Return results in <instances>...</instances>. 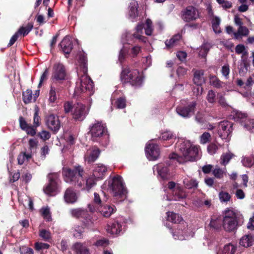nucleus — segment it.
<instances>
[{"label": "nucleus", "mask_w": 254, "mask_h": 254, "mask_svg": "<svg viewBox=\"0 0 254 254\" xmlns=\"http://www.w3.org/2000/svg\"><path fill=\"white\" fill-rule=\"evenodd\" d=\"M63 174L66 183L77 185L79 187H84V189L87 190L94 187L99 180L92 174L88 175L84 179V171L80 166L75 167L73 170L64 168L63 170Z\"/></svg>", "instance_id": "1"}, {"label": "nucleus", "mask_w": 254, "mask_h": 254, "mask_svg": "<svg viewBox=\"0 0 254 254\" xmlns=\"http://www.w3.org/2000/svg\"><path fill=\"white\" fill-rule=\"evenodd\" d=\"M78 67L77 74L79 77L76 82L74 96H78L82 93L88 92L89 95L93 94V83L87 75V58L84 54H81L78 57Z\"/></svg>", "instance_id": "2"}, {"label": "nucleus", "mask_w": 254, "mask_h": 254, "mask_svg": "<svg viewBox=\"0 0 254 254\" xmlns=\"http://www.w3.org/2000/svg\"><path fill=\"white\" fill-rule=\"evenodd\" d=\"M177 147L180 152V155L176 153L170 155V161L176 160L179 163L185 161H193L200 158V150L199 147L193 145L190 142L185 139H180Z\"/></svg>", "instance_id": "3"}, {"label": "nucleus", "mask_w": 254, "mask_h": 254, "mask_svg": "<svg viewBox=\"0 0 254 254\" xmlns=\"http://www.w3.org/2000/svg\"><path fill=\"white\" fill-rule=\"evenodd\" d=\"M143 29L145 33L147 36L152 35L153 31V26L152 21L150 19H147L144 24L139 23L135 28L133 33L126 32L123 34V42L127 44H131L134 42L135 39L138 41L145 42L147 39L142 35Z\"/></svg>", "instance_id": "4"}, {"label": "nucleus", "mask_w": 254, "mask_h": 254, "mask_svg": "<svg viewBox=\"0 0 254 254\" xmlns=\"http://www.w3.org/2000/svg\"><path fill=\"white\" fill-rule=\"evenodd\" d=\"M107 184L108 186L107 189L111 191L115 196L126 197L127 191L121 176H117L106 181L103 186V189L106 188Z\"/></svg>", "instance_id": "5"}, {"label": "nucleus", "mask_w": 254, "mask_h": 254, "mask_svg": "<svg viewBox=\"0 0 254 254\" xmlns=\"http://www.w3.org/2000/svg\"><path fill=\"white\" fill-rule=\"evenodd\" d=\"M238 213L232 209H227L223 213L222 227L226 232L235 231L238 226Z\"/></svg>", "instance_id": "6"}, {"label": "nucleus", "mask_w": 254, "mask_h": 254, "mask_svg": "<svg viewBox=\"0 0 254 254\" xmlns=\"http://www.w3.org/2000/svg\"><path fill=\"white\" fill-rule=\"evenodd\" d=\"M186 223L179 225L174 231H172V235L174 239L179 240H188L193 236V233L190 229L187 228Z\"/></svg>", "instance_id": "7"}, {"label": "nucleus", "mask_w": 254, "mask_h": 254, "mask_svg": "<svg viewBox=\"0 0 254 254\" xmlns=\"http://www.w3.org/2000/svg\"><path fill=\"white\" fill-rule=\"evenodd\" d=\"M49 179V184L44 189L45 193L54 195L59 191V180L58 175L56 173H51L48 176Z\"/></svg>", "instance_id": "8"}, {"label": "nucleus", "mask_w": 254, "mask_h": 254, "mask_svg": "<svg viewBox=\"0 0 254 254\" xmlns=\"http://www.w3.org/2000/svg\"><path fill=\"white\" fill-rule=\"evenodd\" d=\"M137 40V39H135L134 42L131 44L125 43L123 42V36H122V42L123 46L119 56V60L121 63L124 60L129 50H130V54L132 57L136 56L139 53L140 47L138 46H132V44L135 43Z\"/></svg>", "instance_id": "9"}, {"label": "nucleus", "mask_w": 254, "mask_h": 254, "mask_svg": "<svg viewBox=\"0 0 254 254\" xmlns=\"http://www.w3.org/2000/svg\"><path fill=\"white\" fill-rule=\"evenodd\" d=\"M168 187L171 191L173 197L171 198L166 196V200L177 201L186 197V193L179 184H177L173 182H169L168 184Z\"/></svg>", "instance_id": "10"}, {"label": "nucleus", "mask_w": 254, "mask_h": 254, "mask_svg": "<svg viewBox=\"0 0 254 254\" xmlns=\"http://www.w3.org/2000/svg\"><path fill=\"white\" fill-rule=\"evenodd\" d=\"M186 102H182L176 109L177 113L183 118H189L194 113L195 102H191L186 105Z\"/></svg>", "instance_id": "11"}, {"label": "nucleus", "mask_w": 254, "mask_h": 254, "mask_svg": "<svg viewBox=\"0 0 254 254\" xmlns=\"http://www.w3.org/2000/svg\"><path fill=\"white\" fill-rule=\"evenodd\" d=\"M170 165V163H160L153 167V170L154 173H157V176L159 179L165 180L169 179L171 177L168 166Z\"/></svg>", "instance_id": "12"}, {"label": "nucleus", "mask_w": 254, "mask_h": 254, "mask_svg": "<svg viewBox=\"0 0 254 254\" xmlns=\"http://www.w3.org/2000/svg\"><path fill=\"white\" fill-rule=\"evenodd\" d=\"M88 208L91 212L99 211L103 216L110 217L116 211L115 207L113 205L105 204L99 205L95 208L93 204H88Z\"/></svg>", "instance_id": "13"}, {"label": "nucleus", "mask_w": 254, "mask_h": 254, "mask_svg": "<svg viewBox=\"0 0 254 254\" xmlns=\"http://www.w3.org/2000/svg\"><path fill=\"white\" fill-rule=\"evenodd\" d=\"M89 109L81 103H77L73 105L72 116L76 121H82L88 113Z\"/></svg>", "instance_id": "14"}, {"label": "nucleus", "mask_w": 254, "mask_h": 254, "mask_svg": "<svg viewBox=\"0 0 254 254\" xmlns=\"http://www.w3.org/2000/svg\"><path fill=\"white\" fill-rule=\"evenodd\" d=\"M145 151L146 156L149 160H155L158 159L160 155L158 146L151 141L146 144Z\"/></svg>", "instance_id": "15"}, {"label": "nucleus", "mask_w": 254, "mask_h": 254, "mask_svg": "<svg viewBox=\"0 0 254 254\" xmlns=\"http://www.w3.org/2000/svg\"><path fill=\"white\" fill-rule=\"evenodd\" d=\"M90 132L92 137L95 139L106 133V126L102 122H97L90 127Z\"/></svg>", "instance_id": "16"}, {"label": "nucleus", "mask_w": 254, "mask_h": 254, "mask_svg": "<svg viewBox=\"0 0 254 254\" xmlns=\"http://www.w3.org/2000/svg\"><path fill=\"white\" fill-rule=\"evenodd\" d=\"M66 75L64 66L60 63H56L53 66L52 78L57 81L64 80Z\"/></svg>", "instance_id": "17"}, {"label": "nucleus", "mask_w": 254, "mask_h": 254, "mask_svg": "<svg viewBox=\"0 0 254 254\" xmlns=\"http://www.w3.org/2000/svg\"><path fill=\"white\" fill-rule=\"evenodd\" d=\"M45 123L47 127L51 130L57 132L60 127V122L59 118L53 114H49L45 117Z\"/></svg>", "instance_id": "18"}, {"label": "nucleus", "mask_w": 254, "mask_h": 254, "mask_svg": "<svg viewBox=\"0 0 254 254\" xmlns=\"http://www.w3.org/2000/svg\"><path fill=\"white\" fill-rule=\"evenodd\" d=\"M232 131V124L228 121H223L218 126V134L223 139H226Z\"/></svg>", "instance_id": "19"}, {"label": "nucleus", "mask_w": 254, "mask_h": 254, "mask_svg": "<svg viewBox=\"0 0 254 254\" xmlns=\"http://www.w3.org/2000/svg\"><path fill=\"white\" fill-rule=\"evenodd\" d=\"M199 17V11L193 6H188L183 11V19L186 21L189 22L195 20Z\"/></svg>", "instance_id": "20"}, {"label": "nucleus", "mask_w": 254, "mask_h": 254, "mask_svg": "<svg viewBox=\"0 0 254 254\" xmlns=\"http://www.w3.org/2000/svg\"><path fill=\"white\" fill-rule=\"evenodd\" d=\"M138 76V70L136 69H129L126 68L123 69L121 74V80L125 83H129L133 81L132 78L133 76Z\"/></svg>", "instance_id": "21"}, {"label": "nucleus", "mask_w": 254, "mask_h": 254, "mask_svg": "<svg viewBox=\"0 0 254 254\" xmlns=\"http://www.w3.org/2000/svg\"><path fill=\"white\" fill-rule=\"evenodd\" d=\"M78 196V193L76 190L71 188H68L64 192V198L65 203L73 204L77 201Z\"/></svg>", "instance_id": "22"}, {"label": "nucleus", "mask_w": 254, "mask_h": 254, "mask_svg": "<svg viewBox=\"0 0 254 254\" xmlns=\"http://www.w3.org/2000/svg\"><path fill=\"white\" fill-rule=\"evenodd\" d=\"M108 170L106 166L103 164L99 163L96 164L92 171V174L94 177L99 180L102 179L105 176Z\"/></svg>", "instance_id": "23"}, {"label": "nucleus", "mask_w": 254, "mask_h": 254, "mask_svg": "<svg viewBox=\"0 0 254 254\" xmlns=\"http://www.w3.org/2000/svg\"><path fill=\"white\" fill-rule=\"evenodd\" d=\"M138 3L135 0H132L130 2L128 11V17L132 21L136 20L138 16L137 10Z\"/></svg>", "instance_id": "24"}, {"label": "nucleus", "mask_w": 254, "mask_h": 254, "mask_svg": "<svg viewBox=\"0 0 254 254\" xmlns=\"http://www.w3.org/2000/svg\"><path fill=\"white\" fill-rule=\"evenodd\" d=\"M60 46L65 54H68L72 49V44L69 36H65L60 43Z\"/></svg>", "instance_id": "25"}, {"label": "nucleus", "mask_w": 254, "mask_h": 254, "mask_svg": "<svg viewBox=\"0 0 254 254\" xmlns=\"http://www.w3.org/2000/svg\"><path fill=\"white\" fill-rule=\"evenodd\" d=\"M123 229L122 225L118 222H115L108 224L106 230L108 233L113 235L119 234Z\"/></svg>", "instance_id": "26"}, {"label": "nucleus", "mask_w": 254, "mask_h": 254, "mask_svg": "<svg viewBox=\"0 0 254 254\" xmlns=\"http://www.w3.org/2000/svg\"><path fill=\"white\" fill-rule=\"evenodd\" d=\"M100 151L98 148H94L87 152L85 156V160L88 163L94 162L99 157Z\"/></svg>", "instance_id": "27"}, {"label": "nucleus", "mask_w": 254, "mask_h": 254, "mask_svg": "<svg viewBox=\"0 0 254 254\" xmlns=\"http://www.w3.org/2000/svg\"><path fill=\"white\" fill-rule=\"evenodd\" d=\"M254 243V236L251 234L245 235L240 240V244L242 247L248 248L252 246Z\"/></svg>", "instance_id": "28"}, {"label": "nucleus", "mask_w": 254, "mask_h": 254, "mask_svg": "<svg viewBox=\"0 0 254 254\" xmlns=\"http://www.w3.org/2000/svg\"><path fill=\"white\" fill-rule=\"evenodd\" d=\"M71 249L77 254H90L88 249L81 243H74Z\"/></svg>", "instance_id": "29"}, {"label": "nucleus", "mask_w": 254, "mask_h": 254, "mask_svg": "<svg viewBox=\"0 0 254 254\" xmlns=\"http://www.w3.org/2000/svg\"><path fill=\"white\" fill-rule=\"evenodd\" d=\"M249 34V30L246 26L240 25L237 32H234V38L236 39H242L243 37L247 36Z\"/></svg>", "instance_id": "30"}, {"label": "nucleus", "mask_w": 254, "mask_h": 254, "mask_svg": "<svg viewBox=\"0 0 254 254\" xmlns=\"http://www.w3.org/2000/svg\"><path fill=\"white\" fill-rule=\"evenodd\" d=\"M70 214L74 217L76 218H88V214L87 211L82 208H75L69 210Z\"/></svg>", "instance_id": "31"}, {"label": "nucleus", "mask_w": 254, "mask_h": 254, "mask_svg": "<svg viewBox=\"0 0 254 254\" xmlns=\"http://www.w3.org/2000/svg\"><path fill=\"white\" fill-rule=\"evenodd\" d=\"M204 72L202 70H197L194 73L193 82L196 85H201L205 82Z\"/></svg>", "instance_id": "32"}, {"label": "nucleus", "mask_w": 254, "mask_h": 254, "mask_svg": "<svg viewBox=\"0 0 254 254\" xmlns=\"http://www.w3.org/2000/svg\"><path fill=\"white\" fill-rule=\"evenodd\" d=\"M32 155L31 152H21L17 157L18 164L22 165L27 163L28 161L32 158Z\"/></svg>", "instance_id": "33"}, {"label": "nucleus", "mask_w": 254, "mask_h": 254, "mask_svg": "<svg viewBox=\"0 0 254 254\" xmlns=\"http://www.w3.org/2000/svg\"><path fill=\"white\" fill-rule=\"evenodd\" d=\"M183 183L186 189H194L198 186V182L195 179L186 178Z\"/></svg>", "instance_id": "34"}, {"label": "nucleus", "mask_w": 254, "mask_h": 254, "mask_svg": "<svg viewBox=\"0 0 254 254\" xmlns=\"http://www.w3.org/2000/svg\"><path fill=\"white\" fill-rule=\"evenodd\" d=\"M84 232V229L82 226L76 225L72 230V235L76 239H81Z\"/></svg>", "instance_id": "35"}, {"label": "nucleus", "mask_w": 254, "mask_h": 254, "mask_svg": "<svg viewBox=\"0 0 254 254\" xmlns=\"http://www.w3.org/2000/svg\"><path fill=\"white\" fill-rule=\"evenodd\" d=\"M132 82H131L130 84L135 87H139L141 86L144 81V76L142 72L138 71V76H133L132 78Z\"/></svg>", "instance_id": "36"}, {"label": "nucleus", "mask_w": 254, "mask_h": 254, "mask_svg": "<svg viewBox=\"0 0 254 254\" xmlns=\"http://www.w3.org/2000/svg\"><path fill=\"white\" fill-rule=\"evenodd\" d=\"M167 220L174 223H179L182 221V217L179 214L173 212H167Z\"/></svg>", "instance_id": "37"}, {"label": "nucleus", "mask_w": 254, "mask_h": 254, "mask_svg": "<svg viewBox=\"0 0 254 254\" xmlns=\"http://www.w3.org/2000/svg\"><path fill=\"white\" fill-rule=\"evenodd\" d=\"M237 249L235 245L230 243L225 245L222 250L221 254H234Z\"/></svg>", "instance_id": "38"}, {"label": "nucleus", "mask_w": 254, "mask_h": 254, "mask_svg": "<svg viewBox=\"0 0 254 254\" xmlns=\"http://www.w3.org/2000/svg\"><path fill=\"white\" fill-rule=\"evenodd\" d=\"M57 89L56 87L51 84L49 93V102L51 103H54L57 99Z\"/></svg>", "instance_id": "39"}, {"label": "nucleus", "mask_w": 254, "mask_h": 254, "mask_svg": "<svg viewBox=\"0 0 254 254\" xmlns=\"http://www.w3.org/2000/svg\"><path fill=\"white\" fill-rule=\"evenodd\" d=\"M220 24V19L218 17L215 16L212 19L213 30L216 34H219L221 32Z\"/></svg>", "instance_id": "40"}, {"label": "nucleus", "mask_w": 254, "mask_h": 254, "mask_svg": "<svg viewBox=\"0 0 254 254\" xmlns=\"http://www.w3.org/2000/svg\"><path fill=\"white\" fill-rule=\"evenodd\" d=\"M40 211L43 217L46 221H50L52 220L50 209L49 207H43L41 208Z\"/></svg>", "instance_id": "41"}, {"label": "nucleus", "mask_w": 254, "mask_h": 254, "mask_svg": "<svg viewBox=\"0 0 254 254\" xmlns=\"http://www.w3.org/2000/svg\"><path fill=\"white\" fill-rule=\"evenodd\" d=\"M23 100L25 104H28L33 101V96L31 90L27 89L23 92Z\"/></svg>", "instance_id": "42"}, {"label": "nucleus", "mask_w": 254, "mask_h": 254, "mask_svg": "<svg viewBox=\"0 0 254 254\" xmlns=\"http://www.w3.org/2000/svg\"><path fill=\"white\" fill-rule=\"evenodd\" d=\"M181 38V35L179 34H176L174 36L173 38H172L169 40H167L165 42L166 46L168 47H171L174 45H175L177 42L180 40Z\"/></svg>", "instance_id": "43"}, {"label": "nucleus", "mask_w": 254, "mask_h": 254, "mask_svg": "<svg viewBox=\"0 0 254 254\" xmlns=\"http://www.w3.org/2000/svg\"><path fill=\"white\" fill-rule=\"evenodd\" d=\"M33 25L31 23H28L25 27H21L18 31L19 35H21L24 36L27 35L29 32L32 30Z\"/></svg>", "instance_id": "44"}, {"label": "nucleus", "mask_w": 254, "mask_h": 254, "mask_svg": "<svg viewBox=\"0 0 254 254\" xmlns=\"http://www.w3.org/2000/svg\"><path fill=\"white\" fill-rule=\"evenodd\" d=\"M210 47L211 46L209 44H203L199 49V55L201 57H205Z\"/></svg>", "instance_id": "45"}, {"label": "nucleus", "mask_w": 254, "mask_h": 254, "mask_svg": "<svg viewBox=\"0 0 254 254\" xmlns=\"http://www.w3.org/2000/svg\"><path fill=\"white\" fill-rule=\"evenodd\" d=\"M173 132L168 130H163L161 132L160 138L163 140H170L175 137Z\"/></svg>", "instance_id": "46"}, {"label": "nucleus", "mask_w": 254, "mask_h": 254, "mask_svg": "<svg viewBox=\"0 0 254 254\" xmlns=\"http://www.w3.org/2000/svg\"><path fill=\"white\" fill-rule=\"evenodd\" d=\"M212 173L215 177L218 179H221L223 177L224 175H226V170L225 169H222L219 167H216L213 170Z\"/></svg>", "instance_id": "47"}, {"label": "nucleus", "mask_w": 254, "mask_h": 254, "mask_svg": "<svg viewBox=\"0 0 254 254\" xmlns=\"http://www.w3.org/2000/svg\"><path fill=\"white\" fill-rule=\"evenodd\" d=\"M236 52L238 54H242V57L247 56L248 54L247 50L244 45L242 44L238 45L236 47Z\"/></svg>", "instance_id": "48"}, {"label": "nucleus", "mask_w": 254, "mask_h": 254, "mask_svg": "<svg viewBox=\"0 0 254 254\" xmlns=\"http://www.w3.org/2000/svg\"><path fill=\"white\" fill-rule=\"evenodd\" d=\"M244 166L250 167L254 164V158L253 157H245L242 160Z\"/></svg>", "instance_id": "49"}, {"label": "nucleus", "mask_w": 254, "mask_h": 254, "mask_svg": "<svg viewBox=\"0 0 254 254\" xmlns=\"http://www.w3.org/2000/svg\"><path fill=\"white\" fill-rule=\"evenodd\" d=\"M219 197L221 202H227L230 200L231 195L228 192L222 191L219 192Z\"/></svg>", "instance_id": "50"}, {"label": "nucleus", "mask_w": 254, "mask_h": 254, "mask_svg": "<svg viewBox=\"0 0 254 254\" xmlns=\"http://www.w3.org/2000/svg\"><path fill=\"white\" fill-rule=\"evenodd\" d=\"M210 134L207 132H205L200 136V142L201 144H206L210 140Z\"/></svg>", "instance_id": "51"}, {"label": "nucleus", "mask_w": 254, "mask_h": 254, "mask_svg": "<svg viewBox=\"0 0 254 254\" xmlns=\"http://www.w3.org/2000/svg\"><path fill=\"white\" fill-rule=\"evenodd\" d=\"M94 196V203L96 205V206H94L95 208H97L99 205H103L102 202L106 200V199L104 198H103L102 200L100 195L98 193L95 192Z\"/></svg>", "instance_id": "52"}, {"label": "nucleus", "mask_w": 254, "mask_h": 254, "mask_svg": "<svg viewBox=\"0 0 254 254\" xmlns=\"http://www.w3.org/2000/svg\"><path fill=\"white\" fill-rule=\"evenodd\" d=\"M232 154L230 153H227L223 154L221 157V164L225 166L228 163L230 159L232 158Z\"/></svg>", "instance_id": "53"}, {"label": "nucleus", "mask_w": 254, "mask_h": 254, "mask_svg": "<svg viewBox=\"0 0 254 254\" xmlns=\"http://www.w3.org/2000/svg\"><path fill=\"white\" fill-rule=\"evenodd\" d=\"M39 236L44 241H48L51 238V233L49 231L43 229L40 231Z\"/></svg>", "instance_id": "54"}, {"label": "nucleus", "mask_w": 254, "mask_h": 254, "mask_svg": "<svg viewBox=\"0 0 254 254\" xmlns=\"http://www.w3.org/2000/svg\"><path fill=\"white\" fill-rule=\"evenodd\" d=\"M210 82L211 84L216 88H220L222 86V83L216 76L211 77Z\"/></svg>", "instance_id": "55"}, {"label": "nucleus", "mask_w": 254, "mask_h": 254, "mask_svg": "<svg viewBox=\"0 0 254 254\" xmlns=\"http://www.w3.org/2000/svg\"><path fill=\"white\" fill-rule=\"evenodd\" d=\"M206 99L209 103H214L216 101V95L214 91L211 90L208 92Z\"/></svg>", "instance_id": "56"}, {"label": "nucleus", "mask_w": 254, "mask_h": 254, "mask_svg": "<svg viewBox=\"0 0 254 254\" xmlns=\"http://www.w3.org/2000/svg\"><path fill=\"white\" fill-rule=\"evenodd\" d=\"M49 148L47 145H44L41 148V158L42 159H45L47 156V155L49 153Z\"/></svg>", "instance_id": "57"}, {"label": "nucleus", "mask_w": 254, "mask_h": 254, "mask_svg": "<svg viewBox=\"0 0 254 254\" xmlns=\"http://www.w3.org/2000/svg\"><path fill=\"white\" fill-rule=\"evenodd\" d=\"M38 141L36 139L31 138L29 140V150L31 152L32 150H35L38 146Z\"/></svg>", "instance_id": "58"}, {"label": "nucleus", "mask_w": 254, "mask_h": 254, "mask_svg": "<svg viewBox=\"0 0 254 254\" xmlns=\"http://www.w3.org/2000/svg\"><path fill=\"white\" fill-rule=\"evenodd\" d=\"M210 227L214 229H218L220 228V221L218 219H212L209 223Z\"/></svg>", "instance_id": "59"}, {"label": "nucleus", "mask_w": 254, "mask_h": 254, "mask_svg": "<svg viewBox=\"0 0 254 254\" xmlns=\"http://www.w3.org/2000/svg\"><path fill=\"white\" fill-rule=\"evenodd\" d=\"M116 103L117 108L119 109H123L126 106V101L125 98L122 97L118 99Z\"/></svg>", "instance_id": "60"}, {"label": "nucleus", "mask_w": 254, "mask_h": 254, "mask_svg": "<svg viewBox=\"0 0 254 254\" xmlns=\"http://www.w3.org/2000/svg\"><path fill=\"white\" fill-rule=\"evenodd\" d=\"M218 149V146L215 144L211 143L208 146L207 151L210 154L213 155L216 152Z\"/></svg>", "instance_id": "61"}, {"label": "nucleus", "mask_w": 254, "mask_h": 254, "mask_svg": "<svg viewBox=\"0 0 254 254\" xmlns=\"http://www.w3.org/2000/svg\"><path fill=\"white\" fill-rule=\"evenodd\" d=\"M49 247V245L46 243H36L35 244V248L37 251L42 249H47Z\"/></svg>", "instance_id": "62"}, {"label": "nucleus", "mask_w": 254, "mask_h": 254, "mask_svg": "<svg viewBox=\"0 0 254 254\" xmlns=\"http://www.w3.org/2000/svg\"><path fill=\"white\" fill-rule=\"evenodd\" d=\"M20 254H33V251L31 248L22 246L20 248Z\"/></svg>", "instance_id": "63"}, {"label": "nucleus", "mask_w": 254, "mask_h": 254, "mask_svg": "<svg viewBox=\"0 0 254 254\" xmlns=\"http://www.w3.org/2000/svg\"><path fill=\"white\" fill-rule=\"evenodd\" d=\"M244 127L248 130L254 128V120H247V123L244 125Z\"/></svg>", "instance_id": "64"}]
</instances>
